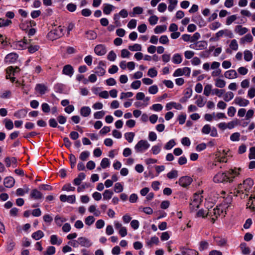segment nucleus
Returning a JSON list of instances; mask_svg holds the SVG:
<instances>
[{
  "label": "nucleus",
  "mask_w": 255,
  "mask_h": 255,
  "mask_svg": "<svg viewBox=\"0 0 255 255\" xmlns=\"http://www.w3.org/2000/svg\"><path fill=\"white\" fill-rule=\"evenodd\" d=\"M241 168L230 169L225 172H219L214 177L213 180L215 183H231L233 179L240 174Z\"/></svg>",
  "instance_id": "obj_1"
},
{
  "label": "nucleus",
  "mask_w": 255,
  "mask_h": 255,
  "mask_svg": "<svg viewBox=\"0 0 255 255\" xmlns=\"http://www.w3.org/2000/svg\"><path fill=\"white\" fill-rule=\"evenodd\" d=\"M254 185V181L251 178H248L243 181L242 184L238 185V189L237 190V194L242 193H244L245 191L247 193L249 192L251 189Z\"/></svg>",
  "instance_id": "obj_2"
},
{
  "label": "nucleus",
  "mask_w": 255,
  "mask_h": 255,
  "mask_svg": "<svg viewBox=\"0 0 255 255\" xmlns=\"http://www.w3.org/2000/svg\"><path fill=\"white\" fill-rule=\"evenodd\" d=\"M150 146L149 143L145 140H139L134 146L136 152L142 153L146 150Z\"/></svg>",
  "instance_id": "obj_3"
},
{
  "label": "nucleus",
  "mask_w": 255,
  "mask_h": 255,
  "mask_svg": "<svg viewBox=\"0 0 255 255\" xmlns=\"http://www.w3.org/2000/svg\"><path fill=\"white\" fill-rule=\"evenodd\" d=\"M202 196L195 194L193 196V200L190 204V208L191 210L194 211L199 208L200 205L202 201Z\"/></svg>",
  "instance_id": "obj_4"
},
{
  "label": "nucleus",
  "mask_w": 255,
  "mask_h": 255,
  "mask_svg": "<svg viewBox=\"0 0 255 255\" xmlns=\"http://www.w3.org/2000/svg\"><path fill=\"white\" fill-rule=\"evenodd\" d=\"M63 35V29L59 26L57 29L50 31L48 34L49 38L52 40L57 39Z\"/></svg>",
  "instance_id": "obj_5"
},
{
  "label": "nucleus",
  "mask_w": 255,
  "mask_h": 255,
  "mask_svg": "<svg viewBox=\"0 0 255 255\" xmlns=\"http://www.w3.org/2000/svg\"><path fill=\"white\" fill-rule=\"evenodd\" d=\"M223 36H225L229 38L234 37V34L231 30L228 29H225L221 30L216 33V40H218L219 38Z\"/></svg>",
  "instance_id": "obj_6"
},
{
  "label": "nucleus",
  "mask_w": 255,
  "mask_h": 255,
  "mask_svg": "<svg viewBox=\"0 0 255 255\" xmlns=\"http://www.w3.org/2000/svg\"><path fill=\"white\" fill-rule=\"evenodd\" d=\"M191 72V69L189 67H184L183 68H178L176 69L173 73L174 77L181 76L185 75L189 76Z\"/></svg>",
  "instance_id": "obj_7"
},
{
  "label": "nucleus",
  "mask_w": 255,
  "mask_h": 255,
  "mask_svg": "<svg viewBox=\"0 0 255 255\" xmlns=\"http://www.w3.org/2000/svg\"><path fill=\"white\" fill-rule=\"evenodd\" d=\"M27 40L24 38L22 40L14 41L12 43L11 46L16 49L22 50L26 47Z\"/></svg>",
  "instance_id": "obj_8"
},
{
  "label": "nucleus",
  "mask_w": 255,
  "mask_h": 255,
  "mask_svg": "<svg viewBox=\"0 0 255 255\" xmlns=\"http://www.w3.org/2000/svg\"><path fill=\"white\" fill-rule=\"evenodd\" d=\"M192 182V179L189 176H183L178 181L179 184L183 187H187Z\"/></svg>",
  "instance_id": "obj_9"
},
{
  "label": "nucleus",
  "mask_w": 255,
  "mask_h": 255,
  "mask_svg": "<svg viewBox=\"0 0 255 255\" xmlns=\"http://www.w3.org/2000/svg\"><path fill=\"white\" fill-rule=\"evenodd\" d=\"M94 51L97 55L102 56L106 53L107 49L104 45L99 44L95 46Z\"/></svg>",
  "instance_id": "obj_10"
},
{
  "label": "nucleus",
  "mask_w": 255,
  "mask_h": 255,
  "mask_svg": "<svg viewBox=\"0 0 255 255\" xmlns=\"http://www.w3.org/2000/svg\"><path fill=\"white\" fill-rule=\"evenodd\" d=\"M207 43L205 41H200L190 45V47L195 50H202L206 48Z\"/></svg>",
  "instance_id": "obj_11"
},
{
  "label": "nucleus",
  "mask_w": 255,
  "mask_h": 255,
  "mask_svg": "<svg viewBox=\"0 0 255 255\" xmlns=\"http://www.w3.org/2000/svg\"><path fill=\"white\" fill-rule=\"evenodd\" d=\"M60 200L63 202H67L69 203L73 204L75 202L76 197L75 195H61L60 196Z\"/></svg>",
  "instance_id": "obj_12"
},
{
  "label": "nucleus",
  "mask_w": 255,
  "mask_h": 255,
  "mask_svg": "<svg viewBox=\"0 0 255 255\" xmlns=\"http://www.w3.org/2000/svg\"><path fill=\"white\" fill-rule=\"evenodd\" d=\"M78 240L79 245L81 247L89 248L92 245L91 241L85 237H79Z\"/></svg>",
  "instance_id": "obj_13"
},
{
  "label": "nucleus",
  "mask_w": 255,
  "mask_h": 255,
  "mask_svg": "<svg viewBox=\"0 0 255 255\" xmlns=\"http://www.w3.org/2000/svg\"><path fill=\"white\" fill-rule=\"evenodd\" d=\"M104 66H105L104 63L102 61H100L99 65L95 68V73L99 76H102L105 74L106 70L103 68Z\"/></svg>",
  "instance_id": "obj_14"
},
{
  "label": "nucleus",
  "mask_w": 255,
  "mask_h": 255,
  "mask_svg": "<svg viewBox=\"0 0 255 255\" xmlns=\"http://www.w3.org/2000/svg\"><path fill=\"white\" fill-rule=\"evenodd\" d=\"M234 103L240 107H246L250 103L249 101L243 99L241 97H236L234 100Z\"/></svg>",
  "instance_id": "obj_15"
},
{
  "label": "nucleus",
  "mask_w": 255,
  "mask_h": 255,
  "mask_svg": "<svg viewBox=\"0 0 255 255\" xmlns=\"http://www.w3.org/2000/svg\"><path fill=\"white\" fill-rule=\"evenodd\" d=\"M208 212H211V214H210L211 217H215L216 218H217L219 216H220V214L223 212V209L222 206H217L213 210H208Z\"/></svg>",
  "instance_id": "obj_16"
},
{
  "label": "nucleus",
  "mask_w": 255,
  "mask_h": 255,
  "mask_svg": "<svg viewBox=\"0 0 255 255\" xmlns=\"http://www.w3.org/2000/svg\"><path fill=\"white\" fill-rule=\"evenodd\" d=\"M62 73L71 77L74 73V69L71 65H66L63 67Z\"/></svg>",
  "instance_id": "obj_17"
},
{
  "label": "nucleus",
  "mask_w": 255,
  "mask_h": 255,
  "mask_svg": "<svg viewBox=\"0 0 255 255\" xmlns=\"http://www.w3.org/2000/svg\"><path fill=\"white\" fill-rule=\"evenodd\" d=\"M15 183L14 179L11 177H6L4 179L3 184L6 188L12 187Z\"/></svg>",
  "instance_id": "obj_18"
},
{
  "label": "nucleus",
  "mask_w": 255,
  "mask_h": 255,
  "mask_svg": "<svg viewBox=\"0 0 255 255\" xmlns=\"http://www.w3.org/2000/svg\"><path fill=\"white\" fill-rule=\"evenodd\" d=\"M18 55L15 53H10L7 54L5 58V61L12 63L14 62L17 59Z\"/></svg>",
  "instance_id": "obj_19"
},
{
  "label": "nucleus",
  "mask_w": 255,
  "mask_h": 255,
  "mask_svg": "<svg viewBox=\"0 0 255 255\" xmlns=\"http://www.w3.org/2000/svg\"><path fill=\"white\" fill-rule=\"evenodd\" d=\"M173 107L177 110H182L183 109V107L180 104L173 102L167 103L166 105V109L167 111L171 110Z\"/></svg>",
  "instance_id": "obj_20"
},
{
  "label": "nucleus",
  "mask_w": 255,
  "mask_h": 255,
  "mask_svg": "<svg viewBox=\"0 0 255 255\" xmlns=\"http://www.w3.org/2000/svg\"><path fill=\"white\" fill-rule=\"evenodd\" d=\"M224 76L227 79H235L238 77V74L236 70H230L225 72Z\"/></svg>",
  "instance_id": "obj_21"
},
{
  "label": "nucleus",
  "mask_w": 255,
  "mask_h": 255,
  "mask_svg": "<svg viewBox=\"0 0 255 255\" xmlns=\"http://www.w3.org/2000/svg\"><path fill=\"white\" fill-rule=\"evenodd\" d=\"M234 30L236 33L240 35H243L249 31V29L246 27H243L241 25H238L235 27Z\"/></svg>",
  "instance_id": "obj_22"
},
{
  "label": "nucleus",
  "mask_w": 255,
  "mask_h": 255,
  "mask_svg": "<svg viewBox=\"0 0 255 255\" xmlns=\"http://www.w3.org/2000/svg\"><path fill=\"white\" fill-rule=\"evenodd\" d=\"M182 255H198V253L194 250L182 248H181Z\"/></svg>",
  "instance_id": "obj_23"
},
{
  "label": "nucleus",
  "mask_w": 255,
  "mask_h": 255,
  "mask_svg": "<svg viewBox=\"0 0 255 255\" xmlns=\"http://www.w3.org/2000/svg\"><path fill=\"white\" fill-rule=\"evenodd\" d=\"M91 109L89 107L84 106L80 109V114L84 117H87L89 116L91 114Z\"/></svg>",
  "instance_id": "obj_24"
},
{
  "label": "nucleus",
  "mask_w": 255,
  "mask_h": 255,
  "mask_svg": "<svg viewBox=\"0 0 255 255\" xmlns=\"http://www.w3.org/2000/svg\"><path fill=\"white\" fill-rule=\"evenodd\" d=\"M27 111L25 109H21L16 112L14 114V116L18 119L24 118L26 117L27 114Z\"/></svg>",
  "instance_id": "obj_25"
},
{
  "label": "nucleus",
  "mask_w": 255,
  "mask_h": 255,
  "mask_svg": "<svg viewBox=\"0 0 255 255\" xmlns=\"http://www.w3.org/2000/svg\"><path fill=\"white\" fill-rule=\"evenodd\" d=\"M85 176L86 175L84 173H80L78 175V177L74 180V184L76 186L80 185V184L81 183L82 181L85 178Z\"/></svg>",
  "instance_id": "obj_26"
},
{
  "label": "nucleus",
  "mask_w": 255,
  "mask_h": 255,
  "mask_svg": "<svg viewBox=\"0 0 255 255\" xmlns=\"http://www.w3.org/2000/svg\"><path fill=\"white\" fill-rule=\"evenodd\" d=\"M30 197L34 199H40L43 197V195L40 192L34 189L31 191Z\"/></svg>",
  "instance_id": "obj_27"
},
{
  "label": "nucleus",
  "mask_w": 255,
  "mask_h": 255,
  "mask_svg": "<svg viewBox=\"0 0 255 255\" xmlns=\"http://www.w3.org/2000/svg\"><path fill=\"white\" fill-rule=\"evenodd\" d=\"M158 243L159 239L156 236L151 237L149 240H147L146 242V245L149 247H151L154 244L157 245Z\"/></svg>",
  "instance_id": "obj_28"
},
{
  "label": "nucleus",
  "mask_w": 255,
  "mask_h": 255,
  "mask_svg": "<svg viewBox=\"0 0 255 255\" xmlns=\"http://www.w3.org/2000/svg\"><path fill=\"white\" fill-rule=\"evenodd\" d=\"M62 242L61 239H58L56 235H53L50 237V243L52 245H60Z\"/></svg>",
  "instance_id": "obj_29"
},
{
  "label": "nucleus",
  "mask_w": 255,
  "mask_h": 255,
  "mask_svg": "<svg viewBox=\"0 0 255 255\" xmlns=\"http://www.w3.org/2000/svg\"><path fill=\"white\" fill-rule=\"evenodd\" d=\"M253 36L251 34L249 33L241 39L240 43L241 44H244L246 42H251L253 41Z\"/></svg>",
  "instance_id": "obj_30"
},
{
  "label": "nucleus",
  "mask_w": 255,
  "mask_h": 255,
  "mask_svg": "<svg viewBox=\"0 0 255 255\" xmlns=\"http://www.w3.org/2000/svg\"><path fill=\"white\" fill-rule=\"evenodd\" d=\"M43 236L44 233L41 230H38L33 233L31 235L32 238L35 240H38L43 237Z\"/></svg>",
  "instance_id": "obj_31"
},
{
  "label": "nucleus",
  "mask_w": 255,
  "mask_h": 255,
  "mask_svg": "<svg viewBox=\"0 0 255 255\" xmlns=\"http://www.w3.org/2000/svg\"><path fill=\"white\" fill-rule=\"evenodd\" d=\"M211 212H206L203 209H201L199 210L197 213H196V216L198 217H201L202 218H205L207 216H210V214H211Z\"/></svg>",
  "instance_id": "obj_32"
},
{
  "label": "nucleus",
  "mask_w": 255,
  "mask_h": 255,
  "mask_svg": "<svg viewBox=\"0 0 255 255\" xmlns=\"http://www.w3.org/2000/svg\"><path fill=\"white\" fill-rule=\"evenodd\" d=\"M172 61L174 64H178L182 62V58L179 53L175 54L172 57Z\"/></svg>",
  "instance_id": "obj_33"
},
{
  "label": "nucleus",
  "mask_w": 255,
  "mask_h": 255,
  "mask_svg": "<svg viewBox=\"0 0 255 255\" xmlns=\"http://www.w3.org/2000/svg\"><path fill=\"white\" fill-rule=\"evenodd\" d=\"M35 90L41 94H44L46 90V87L42 84H37L35 87Z\"/></svg>",
  "instance_id": "obj_34"
},
{
  "label": "nucleus",
  "mask_w": 255,
  "mask_h": 255,
  "mask_svg": "<svg viewBox=\"0 0 255 255\" xmlns=\"http://www.w3.org/2000/svg\"><path fill=\"white\" fill-rule=\"evenodd\" d=\"M240 247L243 254L246 255L250 253V249L247 246V244L246 243H243L241 244Z\"/></svg>",
  "instance_id": "obj_35"
},
{
  "label": "nucleus",
  "mask_w": 255,
  "mask_h": 255,
  "mask_svg": "<svg viewBox=\"0 0 255 255\" xmlns=\"http://www.w3.org/2000/svg\"><path fill=\"white\" fill-rule=\"evenodd\" d=\"M215 81V86L220 88H224L226 85V82L225 80L221 79H216Z\"/></svg>",
  "instance_id": "obj_36"
},
{
  "label": "nucleus",
  "mask_w": 255,
  "mask_h": 255,
  "mask_svg": "<svg viewBox=\"0 0 255 255\" xmlns=\"http://www.w3.org/2000/svg\"><path fill=\"white\" fill-rule=\"evenodd\" d=\"M167 29L166 25H158L154 29V31L155 33H161L165 31Z\"/></svg>",
  "instance_id": "obj_37"
},
{
  "label": "nucleus",
  "mask_w": 255,
  "mask_h": 255,
  "mask_svg": "<svg viewBox=\"0 0 255 255\" xmlns=\"http://www.w3.org/2000/svg\"><path fill=\"white\" fill-rule=\"evenodd\" d=\"M170 4L168 5V9L169 11H172L177 4V0H168Z\"/></svg>",
  "instance_id": "obj_38"
},
{
  "label": "nucleus",
  "mask_w": 255,
  "mask_h": 255,
  "mask_svg": "<svg viewBox=\"0 0 255 255\" xmlns=\"http://www.w3.org/2000/svg\"><path fill=\"white\" fill-rule=\"evenodd\" d=\"M114 6L110 4H106L103 8V12L106 14H109L112 11Z\"/></svg>",
  "instance_id": "obj_39"
},
{
  "label": "nucleus",
  "mask_w": 255,
  "mask_h": 255,
  "mask_svg": "<svg viewBox=\"0 0 255 255\" xmlns=\"http://www.w3.org/2000/svg\"><path fill=\"white\" fill-rule=\"evenodd\" d=\"M244 59L246 61H250L253 58V54L250 50H245L244 52Z\"/></svg>",
  "instance_id": "obj_40"
},
{
  "label": "nucleus",
  "mask_w": 255,
  "mask_h": 255,
  "mask_svg": "<svg viewBox=\"0 0 255 255\" xmlns=\"http://www.w3.org/2000/svg\"><path fill=\"white\" fill-rule=\"evenodd\" d=\"M5 128L8 130H10L13 128V124L11 120L5 119L4 120Z\"/></svg>",
  "instance_id": "obj_41"
},
{
  "label": "nucleus",
  "mask_w": 255,
  "mask_h": 255,
  "mask_svg": "<svg viewBox=\"0 0 255 255\" xmlns=\"http://www.w3.org/2000/svg\"><path fill=\"white\" fill-rule=\"evenodd\" d=\"M128 49L132 51H140L141 50V46L139 44H134L128 46Z\"/></svg>",
  "instance_id": "obj_42"
},
{
  "label": "nucleus",
  "mask_w": 255,
  "mask_h": 255,
  "mask_svg": "<svg viewBox=\"0 0 255 255\" xmlns=\"http://www.w3.org/2000/svg\"><path fill=\"white\" fill-rule=\"evenodd\" d=\"M113 194V192L112 191L106 190L103 193V198L104 200H109L112 198Z\"/></svg>",
  "instance_id": "obj_43"
},
{
  "label": "nucleus",
  "mask_w": 255,
  "mask_h": 255,
  "mask_svg": "<svg viewBox=\"0 0 255 255\" xmlns=\"http://www.w3.org/2000/svg\"><path fill=\"white\" fill-rule=\"evenodd\" d=\"M199 250L202 251L207 250L209 247V243L205 241H202L199 244Z\"/></svg>",
  "instance_id": "obj_44"
},
{
  "label": "nucleus",
  "mask_w": 255,
  "mask_h": 255,
  "mask_svg": "<svg viewBox=\"0 0 255 255\" xmlns=\"http://www.w3.org/2000/svg\"><path fill=\"white\" fill-rule=\"evenodd\" d=\"M229 47L232 50L237 51L238 49V44L237 40H232L229 45Z\"/></svg>",
  "instance_id": "obj_45"
},
{
  "label": "nucleus",
  "mask_w": 255,
  "mask_h": 255,
  "mask_svg": "<svg viewBox=\"0 0 255 255\" xmlns=\"http://www.w3.org/2000/svg\"><path fill=\"white\" fill-rule=\"evenodd\" d=\"M253 197L251 196L250 197L249 200L247 204V208H249L253 210H255V202L253 201Z\"/></svg>",
  "instance_id": "obj_46"
},
{
  "label": "nucleus",
  "mask_w": 255,
  "mask_h": 255,
  "mask_svg": "<svg viewBox=\"0 0 255 255\" xmlns=\"http://www.w3.org/2000/svg\"><path fill=\"white\" fill-rule=\"evenodd\" d=\"M161 145L160 144L154 145L152 147L151 151L153 154H157L161 150Z\"/></svg>",
  "instance_id": "obj_47"
},
{
  "label": "nucleus",
  "mask_w": 255,
  "mask_h": 255,
  "mask_svg": "<svg viewBox=\"0 0 255 255\" xmlns=\"http://www.w3.org/2000/svg\"><path fill=\"white\" fill-rule=\"evenodd\" d=\"M234 97V93L232 92H228L226 93L224 97V100L226 102H229L233 99Z\"/></svg>",
  "instance_id": "obj_48"
},
{
  "label": "nucleus",
  "mask_w": 255,
  "mask_h": 255,
  "mask_svg": "<svg viewBox=\"0 0 255 255\" xmlns=\"http://www.w3.org/2000/svg\"><path fill=\"white\" fill-rule=\"evenodd\" d=\"M15 245V243L13 241L12 239H10L7 243L6 250L8 252H11L14 249Z\"/></svg>",
  "instance_id": "obj_49"
},
{
  "label": "nucleus",
  "mask_w": 255,
  "mask_h": 255,
  "mask_svg": "<svg viewBox=\"0 0 255 255\" xmlns=\"http://www.w3.org/2000/svg\"><path fill=\"white\" fill-rule=\"evenodd\" d=\"M134 135V133L132 132H127L125 134L126 139L130 143L132 141Z\"/></svg>",
  "instance_id": "obj_50"
},
{
  "label": "nucleus",
  "mask_w": 255,
  "mask_h": 255,
  "mask_svg": "<svg viewBox=\"0 0 255 255\" xmlns=\"http://www.w3.org/2000/svg\"><path fill=\"white\" fill-rule=\"evenodd\" d=\"M110 161L108 158H104L101 162V166L102 168H106L110 166Z\"/></svg>",
  "instance_id": "obj_51"
},
{
  "label": "nucleus",
  "mask_w": 255,
  "mask_h": 255,
  "mask_svg": "<svg viewBox=\"0 0 255 255\" xmlns=\"http://www.w3.org/2000/svg\"><path fill=\"white\" fill-rule=\"evenodd\" d=\"M167 176L169 179L177 178L178 177V171L176 170H172L167 173Z\"/></svg>",
  "instance_id": "obj_52"
},
{
  "label": "nucleus",
  "mask_w": 255,
  "mask_h": 255,
  "mask_svg": "<svg viewBox=\"0 0 255 255\" xmlns=\"http://www.w3.org/2000/svg\"><path fill=\"white\" fill-rule=\"evenodd\" d=\"M212 85L210 84L206 85L204 87V94L206 96H209L212 91Z\"/></svg>",
  "instance_id": "obj_53"
},
{
  "label": "nucleus",
  "mask_w": 255,
  "mask_h": 255,
  "mask_svg": "<svg viewBox=\"0 0 255 255\" xmlns=\"http://www.w3.org/2000/svg\"><path fill=\"white\" fill-rule=\"evenodd\" d=\"M87 37L89 39H95L97 37V33L94 31L90 30L87 31Z\"/></svg>",
  "instance_id": "obj_54"
},
{
  "label": "nucleus",
  "mask_w": 255,
  "mask_h": 255,
  "mask_svg": "<svg viewBox=\"0 0 255 255\" xmlns=\"http://www.w3.org/2000/svg\"><path fill=\"white\" fill-rule=\"evenodd\" d=\"M55 253V248L53 246H50L47 249L46 252L44 253V255H52Z\"/></svg>",
  "instance_id": "obj_55"
},
{
  "label": "nucleus",
  "mask_w": 255,
  "mask_h": 255,
  "mask_svg": "<svg viewBox=\"0 0 255 255\" xmlns=\"http://www.w3.org/2000/svg\"><path fill=\"white\" fill-rule=\"evenodd\" d=\"M66 219L64 218L60 217L59 216H56L55 217V221L56 222V224L58 225L59 226H61L62 225V223L63 222H64L66 221Z\"/></svg>",
  "instance_id": "obj_56"
},
{
  "label": "nucleus",
  "mask_w": 255,
  "mask_h": 255,
  "mask_svg": "<svg viewBox=\"0 0 255 255\" xmlns=\"http://www.w3.org/2000/svg\"><path fill=\"white\" fill-rule=\"evenodd\" d=\"M175 144L174 140L171 139L165 145L164 148L167 150L170 149L175 145Z\"/></svg>",
  "instance_id": "obj_57"
},
{
  "label": "nucleus",
  "mask_w": 255,
  "mask_h": 255,
  "mask_svg": "<svg viewBox=\"0 0 255 255\" xmlns=\"http://www.w3.org/2000/svg\"><path fill=\"white\" fill-rule=\"evenodd\" d=\"M62 190L63 191H74L75 190V188L73 186H72L70 184L68 183L65 184L63 186Z\"/></svg>",
  "instance_id": "obj_58"
},
{
  "label": "nucleus",
  "mask_w": 255,
  "mask_h": 255,
  "mask_svg": "<svg viewBox=\"0 0 255 255\" xmlns=\"http://www.w3.org/2000/svg\"><path fill=\"white\" fill-rule=\"evenodd\" d=\"M147 75L151 78H154L157 76V71L154 68H150L148 71Z\"/></svg>",
  "instance_id": "obj_59"
},
{
  "label": "nucleus",
  "mask_w": 255,
  "mask_h": 255,
  "mask_svg": "<svg viewBox=\"0 0 255 255\" xmlns=\"http://www.w3.org/2000/svg\"><path fill=\"white\" fill-rule=\"evenodd\" d=\"M123 190V186L121 183L117 182L115 184L114 191L115 192L119 193L122 192Z\"/></svg>",
  "instance_id": "obj_60"
},
{
  "label": "nucleus",
  "mask_w": 255,
  "mask_h": 255,
  "mask_svg": "<svg viewBox=\"0 0 255 255\" xmlns=\"http://www.w3.org/2000/svg\"><path fill=\"white\" fill-rule=\"evenodd\" d=\"M158 20V17L155 15H153L149 18L148 21L151 25H155L157 23Z\"/></svg>",
  "instance_id": "obj_61"
},
{
  "label": "nucleus",
  "mask_w": 255,
  "mask_h": 255,
  "mask_svg": "<svg viewBox=\"0 0 255 255\" xmlns=\"http://www.w3.org/2000/svg\"><path fill=\"white\" fill-rule=\"evenodd\" d=\"M90 153L89 151H85L81 152L80 155V159L82 161H85L89 157Z\"/></svg>",
  "instance_id": "obj_62"
},
{
  "label": "nucleus",
  "mask_w": 255,
  "mask_h": 255,
  "mask_svg": "<svg viewBox=\"0 0 255 255\" xmlns=\"http://www.w3.org/2000/svg\"><path fill=\"white\" fill-rule=\"evenodd\" d=\"M237 18L236 15H232L229 16L226 20V24L229 25L235 21Z\"/></svg>",
  "instance_id": "obj_63"
},
{
  "label": "nucleus",
  "mask_w": 255,
  "mask_h": 255,
  "mask_svg": "<svg viewBox=\"0 0 255 255\" xmlns=\"http://www.w3.org/2000/svg\"><path fill=\"white\" fill-rule=\"evenodd\" d=\"M248 96L252 99L255 97V87H251L248 92Z\"/></svg>",
  "instance_id": "obj_64"
}]
</instances>
